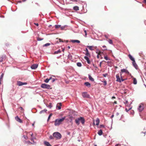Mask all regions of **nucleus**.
I'll return each mask as SVG.
<instances>
[{
    "label": "nucleus",
    "instance_id": "nucleus-1",
    "mask_svg": "<svg viewBox=\"0 0 146 146\" xmlns=\"http://www.w3.org/2000/svg\"><path fill=\"white\" fill-rule=\"evenodd\" d=\"M66 117H64L61 119L58 118L55 119L54 121V125L56 126H58L60 124H62V122L65 119Z\"/></svg>",
    "mask_w": 146,
    "mask_h": 146
},
{
    "label": "nucleus",
    "instance_id": "nucleus-2",
    "mask_svg": "<svg viewBox=\"0 0 146 146\" xmlns=\"http://www.w3.org/2000/svg\"><path fill=\"white\" fill-rule=\"evenodd\" d=\"M80 121L82 125H84L85 122V120L83 117H80L76 118L75 120V122L78 125L80 124Z\"/></svg>",
    "mask_w": 146,
    "mask_h": 146
},
{
    "label": "nucleus",
    "instance_id": "nucleus-3",
    "mask_svg": "<svg viewBox=\"0 0 146 146\" xmlns=\"http://www.w3.org/2000/svg\"><path fill=\"white\" fill-rule=\"evenodd\" d=\"M123 73H125L126 74L131 76L132 78L133 77V76L131 75V74L126 69L123 68L121 69V72H120V76H121V78L122 77V74Z\"/></svg>",
    "mask_w": 146,
    "mask_h": 146
},
{
    "label": "nucleus",
    "instance_id": "nucleus-4",
    "mask_svg": "<svg viewBox=\"0 0 146 146\" xmlns=\"http://www.w3.org/2000/svg\"><path fill=\"white\" fill-rule=\"evenodd\" d=\"M53 135L54 137L56 138L57 139H60L62 137L61 134L58 132L54 133L53 134Z\"/></svg>",
    "mask_w": 146,
    "mask_h": 146
},
{
    "label": "nucleus",
    "instance_id": "nucleus-5",
    "mask_svg": "<svg viewBox=\"0 0 146 146\" xmlns=\"http://www.w3.org/2000/svg\"><path fill=\"white\" fill-rule=\"evenodd\" d=\"M41 87L44 89H51L50 86V85L45 84H43L41 85Z\"/></svg>",
    "mask_w": 146,
    "mask_h": 146
},
{
    "label": "nucleus",
    "instance_id": "nucleus-6",
    "mask_svg": "<svg viewBox=\"0 0 146 146\" xmlns=\"http://www.w3.org/2000/svg\"><path fill=\"white\" fill-rule=\"evenodd\" d=\"M82 96L84 98H90V95L87 92H83L82 93Z\"/></svg>",
    "mask_w": 146,
    "mask_h": 146
},
{
    "label": "nucleus",
    "instance_id": "nucleus-7",
    "mask_svg": "<svg viewBox=\"0 0 146 146\" xmlns=\"http://www.w3.org/2000/svg\"><path fill=\"white\" fill-rule=\"evenodd\" d=\"M27 82H23L20 81H17V85L18 86H21L23 85H27Z\"/></svg>",
    "mask_w": 146,
    "mask_h": 146
},
{
    "label": "nucleus",
    "instance_id": "nucleus-8",
    "mask_svg": "<svg viewBox=\"0 0 146 146\" xmlns=\"http://www.w3.org/2000/svg\"><path fill=\"white\" fill-rule=\"evenodd\" d=\"M143 104H141L139 105L137 109L139 112H141L143 110Z\"/></svg>",
    "mask_w": 146,
    "mask_h": 146
},
{
    "label": "nucleus",
    "instance_id": "nucleus-9",
    "mask_svg": "<svg viewBox=\"0 0 146 146\" xmlns=\"http://www.w3.org/2000/svg\"><path fill=\"white\" fill-rule=\"evenodd\" d=\"M38 66V64H34L32 65L31 66V68L32 69H35Z\"/></svg>",
    "mask_w": 146,
    "mask_h": 146
},
{
    "label": "nucleus",
    "instance_id": "nucleus-10",
    "mask_svg": "<svg viewBox=\"0 0 146 146\" xmlns=\"http://www.w3.org/2000/svg\"><path fill=\"white\" fill-rule=\"evenodd\" d=\"M116 81L119 82V83L121 82V80L120 78V77L118 74H117L116 75Z\"/></svg>",
    "mask_w": 146,
    "mask_h": 146
},
{
    "label": "nucleus",
    "instance_id": "nucleus-11",
    "mask_svg": "<svg viewBox=\"0 0 146 146\" xmlns=\"http://www.w3.org/2000/svg\"><path fill=\"white\" fill-rule=\"evenodd\" d=\"M16 120L20 123H22L23 122L17 116L15 117Z\"/></svg>",
    "mask_w": 146,
    "mask_h": 146
},
{
    "label": "nucleus",
    "instance_id": "nucleus-12",
    "mask_svg": "<svg viewBox=\"0 0 146 146\" xmlns=\"http://www.w3.org/2000/svg\"><path fill=\"white\" fill-rule=\"evenodd\" d=\"M84 85L88 88L90 87L91 85V84L88 82H86L84 83Z\"/></svg>",
    "mask_w": 146,
    "mask_h": 146
},
{
    "label": "nucleus",
    "instance_id": "nucleus-13",
    "mask_svg": "<svg viewBox=\"0 0 146 146\" xmlns=\"http://www.w3.org/2000/svg\"><path fill=\"white\" fill-rule=\"evenodd\" d=\"M88 56H85L84 57V59L87 61V62L88 64H90V61Z\"/></svg>",
    "mask_w": 146,
    "mask_h": 146
},
{
    "label": "nucleus",
    "instance_id": "nucleus-14",
    "mask_svg": "<svg viewBox=\"0 0 146 146\" xmlns=\"http://www.w3.org/2000/svg\"><path fill=\"white\" fill-rule=\"evenodd\" d=\"M85 49L86 50H85V51H86L85 55L86 56H90V54L89 53L87 48H86Z\"/></svg>",
    "mask_w": 146,
    "mask_h": 146
},
{
    "label": "nucleus",
    "instance_id": "nucleus-15",
    "mask_svg": "<svg viewBox=\"0 0 146 146\" xmlns=\"http://www.w3.org/2000/svg\"><path fill=\"white\" fill-rule=\"evenodd\" d=\"M132 64L133 65V66H134V67L136 69H137V65L136 64L135 61H133L132 62Z\"/></svg>",
    "mask_w": 146,
    "mask_h": 146
},
{
    "label": "nucleus",
    "instance_id": "nucleus-16",
    "mask_svg": "<svg viewBox=\"0 0 146 146\" xmlns=\"http://www.w3.org/2000/svg\"><path fill=\"white\" fill-rule=\"evenodd\" d=\"M62 104L61 103H58L56 105V108H58V109L59 110L61 109V106Z\"/></svg>",
    "mask_w": 146,
    "mask_h": 146
},
{
    "label": "nucleus",
    "instance_id": "nucleus-17",
    "mask_svg": "<svg viewBox=\"0 0 146 146\" xmlns=\"http://www.w3.org/2000/svg\"><path fill=\"white\" fill-rule=\"evenodd\" d=\"M70 41L72 43L76 42L78 43L80 42V41L79 40H71Z\"/></svg>",
    "mask_w": 146,
    "mask_h": 146
},
{
    "label": "nucleus",
    "instance_id": "nucleus-18",
    "mask_svg": "<svg viewBox=\"0 0 146 146\" xmlns=\"http://www.w3.org/2000/svg\"><path fill=\"white\" fill-rule=\"evenodd\" d=\"M44 144L46 146H52L50 143L47 141H44Z\"/></svg>",
    "mask_w": 146,
    "mask_h": 146
},
{
    "label": "nucleus",
    "instance_id": "nucleus-19",
    "mask_svg": "<svg viewBox=\"0 0 146 146\" xmlns=\"http://www.w3.org/2000/svg\"><path fill=\"white\" fill-rule=\"evenodd\" d=\"M128 57L132 61L135 60L134 58L130 54L128 55Z\"/></svg>",
    "mask_w": 146,
    "mask_h": 146
},
{
    "label": "nucleus",
    "instance_id": "nucleus-20",
    "mask_svg": "<svg viewBox=\"0 0 146 146\" xmlns=\"http://www.w3.org/2000/svg\"><path fill=\"white\" fill-rule=\"evenodd\" d=\"M94 46H87V47L90 50H94V49L93 48Z\"/></svg>",
    "mask_w": 146,
    "mask_h": 146
},
{
    "label": "nucleus",
    "instance_id": "nucleus-21",
    "mask_svg": "<svg viewBox=\"0 0 146 146\" xmlns=\"http://www.w3.org/2000/svg\"><path fill=\"white\" fill-rule=\"evenodd\" d=\"M88 78L89 80L92 82L94 81V79L90 75H88Z\"/></svg>",
    "mask_w": 146,
    "mask_h": 146
},
{
    "label": "nucleus",
    "instance_id": "nucleus-22",
    "mask_svg": "<svg viewBox=\"0 0 146 146\" xmlns=\"http://www.w3.org/2000/svg\"><path fill=\"white\" fill-rule=\"evenodd\" d=\"M100 120L98 118H97L96 121V125H99Z\"/></svg>",
    "mask_w": 146,
    "mask_h": 146
},
{
    "label": "nucleus",
    "instance_id": "nucleus-23",
    "mask_svg": "<svg viewBox=\"0 0 146 146\" xmlns=\"http://www.w3.org/2000/svg\"><path fill=\"white\" fill-rule=\"evenodd\" d=\"M133 84H137V81L135 78H133Z\"/></svg>",
    "mask_w": 146,
    "mask_h": 146
},
{
    "label": "nucleus",
    "instance_id": "nucleus-24",
    "mask_svg": "<svg viewBox=\"0 0 146 146\" xmlns=\"http://www.w3.org/2000/svg\"><path fill=\"white\" fill-rule=\"evenodd\" d=\"M102 133L103 132L102 129L99 130L98 132V134L100 136L101 135H102Z\"/></svg>",
    "mask_w": 146,
    "mask_h": 146
},
{
    "label": "nucleus",
    "instance_id": "nucleus-25",
    "mask_svg": "<svg viewBox=\"0 0 146 146\" xmlns=\"http://www.w3.org/2000/svg\"><path fill=\"white\" fill-rule=\"evenodd\" d=\"M46 111H47V110L46 109H45L43 110H42L41 111H40L39 112V113L40 114H41L42 113H44L45 112H46Z\"/></svg>",
    "mask_w": 146,
    "mask_h": 146
},
{
    "label": "nucleus",
    "instance_id": "nucleus-26",
    "mask_svg": "<svg viewBox=\"0 0 146 146\" xmlns=\"http://www.w3.org/2000/svg\"><path fill=\"white\" fill-rule=\"evenodd\" d=\"M61 52V50L60 49H59L57 51H55L54 52V54H58V53H60Z\"/></svg>",
    "mask_w": 146,
    "mask_h": 146
},
{
    "label": "nucleus",
    "instance_id": "nucleus-27",
    "mask_svg": "<svg viewBox=\"0 0 146 146\" xmlns=\"http://www.w3.org/2000/svg\"><path fill=\"white\" fill-rule=\"evenodd\" d=\"M5 56H2L1 57H0V62H2L3 61V60Z\"/></svg>",
    "mask_w": 146,
    "mask_h": 146
},
{
    "label": "nucleus",
    "instance_id": "nucleus-28",
    "mask_svg": "<svg viewBox=\"0 0 146 146\" xmlns=\"http://www.w3.org/2000/svg\"><path fill=\"white\" fill-rule=\"evenodd\" d=\"M73 9L76 11L79 10V7L77 6H74L73 7Z\"/></svg>",
    "mask_w": 146,
    "mask_h": 146
},
{
    "label": "nucleus",
    "instance_id": "nucleus-29",
    "mask_svg": "<svg viewBox=\"0 0 146 146\" xmlns=\"http://www.w3.org/2000/svg\"><path fill=\"white\" fill-rule=\"evenodd\" d=\"M46 106L48 108H51L52 107V104L51 103H50L49 105H47Z\"/></svg>",
    "mask_w": 146,
    "mask_h": 146
},
{
    "label": "nucleus",
    "instance_id": "nucleus-30",
    "mask_svg": "<svg viewBox=\"0 0 146 146\" xmlns=\"http://www.w3.org/2000/svg\"><path fill=\"white\" fill-rule=\"evenodd\" d=\"M50 45V43H47L43 45V47L47 46H49Z\"/></svg>",
    "mask_w": 146,
    "mask_h": 146
},
{
    "label": "nucleus",
    "instance_id": "nucleus-31",
    "mask_svg": "<svg viewBox=\"0 0 146 146\" xmlns=\"http://www.w3.org/2000/svg\"><path fill=\"white\" fill-rule=\"evenodd\" d=\"M108 41L110 44H113V42H112V40L111 39H109Z\"/></svg>",
    "mask_w": 146,
    "mask_h": 146
},
{
    "label": "nucleus",
    "instance_id": "nucleus-32",
    "mask_svg": "<svg viewBox=\"0 0 146 146\" xmlns=\"http://www.w3.org/2000/svg\"><path fill=\"white\" fill-rule=\"evenodd\" d=\"M55 27L56 29H58L61 27V25H55Z\"/></svg>",
    "mask_w": 146,
    "mask_h": 146
},
{
    "label": "nucleus",
    "instance_id": "nucleus-33",
    "mask_svg": "<svg viewBox=\"0 0 146 146\" xmlns=\"http://www.w3.org/2000/svg\"><path fill=\"white\" fill-rule=\"evenodd\" d=\"M77 65L78 67H81L82 66V64L80 62H78L77 63Z\"/></svg>",
    "mask_w": 146,
    "mask_h": 146
},
{
    "label": "nucleus",
    "instance_id": "nucleus-34",
    "mask_svg": "<svg viewBox=\"0 0 146 146\" xmlns=\"http://www.w3.org/2000/svg\"><path fill=\"white\" fill-rule=\"evenodd\" d=\"M43 39V38H41L39 37H38L37 38V40L38 41H40L42 40Z\"/></svg>",
    "mask_w": 146,
    "mask_h": 146
},
{
    "label": "nucleus",
    "instance_id": "nucleus-35",
    "mask_svg": "<svg viewBox=\"0 0 146 146\" xmlns=\"http://www.w3.org/2000/svg\"><path fill=\"white\" fill-rule=\"evenodd\" d=\"M4 76V74L3 73H2L0 77V80H2Z\"/></svg>",
    "mask_w": 146,
    "mask_h": 146
},
{
    "label": "nucleus",
    "instance_id": "nucleus-36",
    "mask_svg": "<svg viewBox=\"0 0 146 146\" xmlns=\"http://www.w3.org/2000/svg\"><path fill=\"white\" fill-rule=\"evenodd\" d=\"M49 80L50 79H48V78H46L44 80V81L45 82L47 83L49 82Z\"/></svg>",
    "mask_w": 146,
    "mask_h": 146
},
{
    "label": "nucleus",
    "instance_id": "nucleus-37",
    "mask_svg": "<svg viewBox=\"0 0 146 146\" xmlns=\"http://www.w3.org/2000/svg\"><path fill=\"white\" fill-rule=\"evenodd\" d=\"M102 82L104 83V86H106L107 85V82L106 80H104L103 81H102Z\"/></svg>",
    "mask_w": 146,
    "mask_h": 146
},
{
    "label": "nucleus",
    "instance_id": "nucleus-38",
    "mask_svg": "<svg viewBox=\"0 0 146 146\" xmlns=\"http://www.w3.org/2000/svg\"><path fill=\"white\" fill-rule=\"evenodd\" d=\"M52 115V113L50 114L49 115V116H48V119H47V121H48V120H49V119H50V117H51V116Z\"/></svg>",
    "mask_w": 146,
    "mask_h": 146
},
{
    "label": "nucleus",
    "instance_id": "nucleus-39",
    "mask_svg": "<svg viewBox=\"0 0 146 146\" xmlns=\"http://www.w3.org/2000/svg\"><path fill=\"white\" fill-rule=\"evenodd\" d=\"M132 108H130L128 109H127V108L125 109V110L127 112H128L130 110H131Z\"/></svg>",
    "mask_w": 146,
    "mask_h": 146
},
{
    "label": "nucleus",
    "instance_id": "nucleus-40",
    "mask_svg": "<svg viewBox=\"0 0 146 146\" xmlns=\"http://www.w3.org/2000/svg\"><path fill=\"white\" fill-rule=\"evenodd\" d=\"M57 80V79H55V78H53L52 79V83H53L56 80Z\"/></svg>",
    "mask_w": 146,
    "mask_h": 146
},
{
    "label": "nucleus",
    "instance_id": "nucleus-41",
    "mask_svg": "<svg viewBox=\"0 0 146 146\" xmlns=\"http://www.w3.org/2000/svg\"><path fill=\"white\" fill-rule=\"evenodd\" d=\"M54 137L53 136L50 135L49 137V138L51 139H54Z\"/></svg>",
    "mask_w": 146,
    "mask_h": 146
},
{
    "label": "nucleus",
    "instance_id": "nucleus-42",
    "mask_svg": "<svg viewBox=\"0 0 146 146\" xmlns=\"http://www.w3.org/2000/svg\"><path fill=\"white\" fill-rule=\"evenodd\" d=\"M104 58L106 60H110V59L108 58V57L107 56H105L104 57Z\"/></svg>",
    "mask_w": 146,
    "mask_h": 146
},
{
    "label": "nucleus",
    "instance_id": "nucleus-43",
    "mask_svg": "<svg viewBox=\"0 0 146 146\" xmlns=\"http://www.w3.org/2000/svg\"><path fill=\"white\" fill-rule=\"evenodd\" d=\"M65 28V26H62V27L61 26V27H60L61 29L62 30L64 29Z\"/></svg>",
    "mask_w": 146,
    "mask_h": 146
},
{
    "label": "nucleus",
    "instance_id": "nucleus-44",
    "mask_svg": "<svg viewBox=\"0 0 146 146\" xmlns=\"http://www.w3.org/2000/svg\"><path fill=\"white\" fill-rule=\"evenodd\" d=\"M102 75L104 77H106V76L108 75V74L107 73H106L104 74H103Z\"/></svg>",
    "mask_w": 146,
    "mask_h": 146
},
{
    "label": "nucleus",
    "instance_id": "nucleus-45",
    "mask_svg": "<svg viewBox=\"0 0 146 146\" xmlns=\"http://www.w3.org/2000/svg\"><path fill=\"white\" fill-rule=\"evenodd\" d=\"M99 55H101L100 53H98L97 55V58H99Z\"/></svg>",
    "mask_w": 146,
    "mask_h": 146
},
{
    "label": "nucleus",
    "instance_id": "nucleus-46",
    "mask_svg": "<svg viewBox=\"0 0 146 146\" xmlns=\"http://www.w3.org/2000/svg\"><path fill=\"white\" fill-rule=\"evenodd\" d=\"M100 127L101 128H102V127H105V126L103 125H100Z\"/></svg>",
    "mask_w": 146,
    "mask_h": 146
},
{
    "label": "nucleus",
    "instance_id": "nucleus-47",
    "mask_svg": "<svg viewBox=\"0 0 146 146\" xmlns=\"http://www.w3.org/2000/svg\"><path fill=\"white\" fill-rule=\"evenodd\" d=\"M121 78V82H123L125 80V79L122 78V77Z\"/></svg>",
    "mask_w": 146,
    "mask_h": 146
},
{
    "label": "nucleus",
    "instance_id": "nucleus-48",
    "mask_svg": "<svg viewBox=\"0 0 146 146\" xmlns=\"http://www.w3.org/2000/svg\"><path fill=\"white\" fill-rule=\"evenodd\" d=\"M130 113L132 115H133L134 113V111L133 110L132 111H131Z\"/></svg>",
    "mask_w": 146,
    "mask_h": 146
},
{
    "label": "nucleus",
    "instance_id": "nucleus-49",
    "mask_svg": "<svg viewBox=\"0 0 146 146\" xmlns=\"http://www.w3.org/2000/svg\"><path fill=\"white\" fill-rule=\"evenodd\" d=\"M23 137L25 139H27V137L25 135H24Z\"/></svg>",
    "mask_w": 146,
    "mask_h": 146
},
{
    "label": "nucleus",
    "instance_id": "nucleus-50",
    "mask_svg": "<svg viewBox=\"0 0 146 146\" xmlns=\"http://www.w3.org/2000/svg\"><path fill=\"white\" fill-rule=\"evenodd\" d=\"M59 41L60 42H63L62 40V39H59Z\"/></svg>",
    "mask_w": 146,
    "mask_h": 146
},
{
    "label": "nucleus",
    "instance_id": "nucleus-51",
    "mask_svg": "<svg viewBox=\"0 0 146 146\" xmlns=\"http://www.w3.org/2000/svg\"><path fill=\"white\" fill-rule=\"evenodd\" d=\"M34 24L37 26H38V23H34Z\"/></svg>",
    "mask_w": 146,
    "mask_h": 146
},
{
    "label": "nucleus",
    "instance_id": "nucleus-52",
    "mask_svg": "<svg viewBox=\"0 0 146 146\" xmlns=\"http://www.w3.org/2000/svg\"><path fill=\"white\" fill-rule=\"evenodd\" d=\"M96 53H97V54H98V53H99L98 52H99V50L98 49L97 50H96Z\"/></svg>",
    "mask_w": 146,
    "mask_h": 146
},
{
    "label": "nucleus",
    "instance_id": "nucleus-53",
    "mask_svg": "<svg viewBox=\"0 0 146 146\" xmlns=\"http://www.w3.org/2000/svg\"><path fill=\"white\" fill-rule=\"evenodd\" d=\"M128 102V101L127 100H126L125 102H124V104H126Z\"/></svg>",
    "mask_w": 146,
    "mask_h": 146
},
{
    "label": "nucleus",
    "instance_id": "nucleus-54",
    "mask_svg": "<svg viewBox=\"0 0 146 146\" xmlns=\"http://www.w3.org/2000/svg\"><path fill=\"white\" fill-rule=\"evenodd\" d=\"M105 36L107 38H108V36L107 35H105Z\"/></svg>",
    "mask_w": 146,
    "mask_h": 146
},
{
    "label": "nucleus",
    "instance_id": "nucleus-55",
    "mask_svg": "<svg viewBox=\"0 0 146 146\" xmlns=\"http://www.w3.org/2000/svg\"><path fill=\"white\" fill-rule=\"evenodd\" d=\"M102 62H101L100 63V67H101V64H102Z\"/></svg>",
    "mask_w": 146,
    "mask_h": 146
},
{
    "label": "nucleus",
    "instance_id": "nucleus-56",
    "mask_svg": "<svg viewBox=\"0 0 146 146\" xmlns=\"http://www.w3.org/2000/svg\"><path fill=\"white\" fill-rule=\"evenodd\" d=\"M19 109H20L21 110H22L23 109V108H22V107H20L19 108Z\"/></svg>",
    "mask_w": 146,
    "mask_h": 146
},
{
    "label": "nucleus",
    "instance_id": "nucleus-57",
    "mask_svg": "<svg viewBox=\"0 0 146 146\" xmlns=\"http://www.w3.org/2000/svg\"><path fill=\"white\" fill-rule=\"evenodd\" d=\"M113 117H114V115H111V118H112Z\"/></svg>",
    "mask_w": 146,
    "mask_h": 146
},
{
    "label": "nucleus",
    "instance_id": "nucleus-58",
    "mask_svg": "<svg viewBox=\"0 0 146 146\" xmlns=\"http://www.w3.org/2000/svg\"><path fill=\"white\" fill-rule=\"evenodd\" d=\"M84 32L85 33V35H87V34H86V30H85L84 31Z\"/></svg>",
    "mask_w": 146,
    "mask_h": 146
},
{
    "label": "nucleus",
    "instance_id": "nucleus-59",
    "mask_svg": "<svg viewBox=\"0 0 146 146\" xmlns=\"http://www.w3.org/2000/svg\"><path fill=\"white\" fill-rule=\"evenodd\" d=\"M67 47L68 49H70V46H68Z\"/></svg>",
    "mask_w": 146,
    "mask_h": 146
},
{
    "label": "nucleus",
    "instance_id": "nucleus-60",
    "mask_svg": "<svg viewBox=\"0 0 146 146\" xmlns=\"http://www.w3.org/2000/svg\"><path fill=\"white\" fill-rule=\"evenodd\" d=\"M114 104H117V102L116 101H115L114 102Z\"/></svg>",
    "mask_w": 146,
    "mask_h": 146
},
{
    "label": "nucleus",
    "instance_id": "nucleus-61",
    "mask_svg": "<svg viewBox=\"0 0 146 146\" xmlns=\"http://www.w3.org/2000/svg\"><path fill=\"white\" fill-rule=\"evenodd\" d=\"M116 115H117H117H119V113H118V112H117V113H116Z\"/></svg>",
    "mask_w": 146,
    "mask_h": 146
},
{
    "label": "nucleus",
    "instance_id": "nucleus-62",
    "mask_svg": "<svg viewBox=\"0 0 146 146\" xmlns=\"http://www.w3.org/2000/svg\"><path fill=\"white\" fill-rule=\"evenodd\" d=\"M102 47L103 48H106V46L105 45H103V46H102Z\"/></svg>",
    "mask_w": 146,
    "mask_h": 146
},
{
    "label": "nucleus",
    "instance_id": "nucleus-63",
    "mask_svg": "<svg viewBox=\"0 0 146 146\" xmlns=\"http://www.w3.org/2000/svg\"><path fill=\"white\" fill-rule=\"evenodd\" d=\"M144 0V2L146 3V0Z\"/></svg>",
    "mask_w": 146,
    "mask_h": 146
},
{
    "label": "nucleus",
    "instance_id": "nucleus-64",
    "mask_svg": "<svg viewBox=\"0 0 146 146\" xmlns=\"http://www.w3.org/2000/svg\"><path fill=\"white\" fill-rule=\"evenodd\" d=\"M119 145V144H116L115 146H118V145Z\"/></svg>",
    "mask_w": 146,
    "mask_h": 146
}]
</instances>
